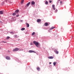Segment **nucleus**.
Returning a JSON list of instances; mask_svg holds the SVG:
<instances>
[{"mask_svg":"<svg viewBox=\"0 0 74 74\" xmlns=\"http://www.w3.org/2000/svg\"><path fill=\"white\" fill-rule=\"evenodd\" d=\"M55 12H58V10H55Z\"/></svg>","mask_w":74,"mask_h":74,"instance_id":"cd10ccee","label":"nucleus"},{"mask_svg":"<svg viewBox=\"0 0 74 74\" xmlns=\"http://www.w3.org/2000/svg\"><path fill=\"white\" fill-rule=\"evenodd\" d=\"M1 47H0V49H1Z\"/></svg>","mask_w":74,"mask_h":74,"instance_id":"58836bf2","label":"nucleus"},{"mask_svg":"<svg viewBox=\"0 0 74 74\" xmlns=\"http://www.w3.org/2000/svg\"><path fill=\"white\" fill-rule=\"evenodd\" d=\"M36 69L37 70H38V71H39L40 70V67H37L36 68Z\"/></svg>","mask_w":74,"mask_h":74,"instance_id":"9b49d317","label":"nucleus"},{"mask_svg":"<svg viewBox=\"0 0 74 74\" xmlns=\"http://www.w3.org/2000/svg\"><path fill=\"white\" fill-rule=\"evenodd\" d=\"M24 1V0H22V1H21V4H22L23 3Z\"/></svg>","mask_w":74,"mask_h":74,"instance_id":"5701e85b","label":"nucleus"},{"mask_svg":"<svg viewBox=\"0 0 74 74\" xmlns=\"http://www.w3.org/2000/svg\"><path fill=\"white\" fill-rule=\"evenodd\" d=\"M48 23H45V25L46 26H48Z\"/></svg>","mask_w":74,"mask_h":74,"instance_id":"f8f14e48","label":"nucleus"},{"mask_svg":"<svg viewBox=\"0 0 74 74\" xmlns=\"http://www.w3.org/2000/svg\"><path fill=\"white\" fill-rule=\"evenodd\" d=\"M54 7H55V5H52V7H53V8H54Z\"/></svg>","mask_w":74,"mask_h":74,"instance_id":"bb28decb","label":"nucleus"},{"mask_svg":"<svg viewBox=\"0 0 74 74\" xmlns=\"http://www.w3.org/2000/svg\"><path fill=\"white\" fill-rule=\"evenodd\" d=\"M10 34H14V33L13 32H10Z\"/></svg>","mask_w":74,"mask_h":74,"instance_id":"b1692460","label":"nucleus"},{"mask_svg":"<svg viewBox=\"0 0 74 74\" xmlns=\"http://www.w3.org/2000/svg\"><path fill=\"white\" fill-rule=\"evenodd\" d=\"M56 63H57V62H54L53 63V64L54 66H55L56 65Z\"/></svg>","mask_w":74,"mask_h":74,"instance_id":"2eb2a0df","label":"nucleus"},{"mask_svg":"<svg viewBox=\"0 0 74 74\" xmlns=\"http://www.w3.org/2000/svg\"><path fill=\"white\" fill-rule=\"evenodd\" d=\"M54 51L56 53V54H58V53H59V51L56 50H55Z\"/></svg>","mask_w":74,"mask_h":74,"instance_id":"423d86ee","label":"nucleus"},{"mask_svg":"<svg viewBox=\"0 0 74 74\" xmlns=\"http://www.w3.org/2000/svg\"><path fill=\"white\" fill-rule=\"evenodd\" d=\"M18 12H19V10H16L15 11V12H16V13H18Z\"/></svg>","mask_w":74,"mask_h":74,"instance_id":"4468645a","label":"nucleus"},{"mask_svg":"<svg viewBox=\"0 0 74 74\" xmlns=\"http://www.w3.org/2000/svg\"><path fill=\"white\" fill-rule=\"evenodd\" d=\"M41 20L40 19H38L37 21V22H41Z\"/></svg>","mask_w":74,"mask_h":74,"instance_id":"0eeeda50","label":"nucleus"},{"mask_svg":"<svg viewBox=\"0 0 74 74\" xmlns=\"http://www.w3.org/2000/svg\"><path fill=\"white\" fill-rule=\"evenodd\" d=\"M45 4L47 5L48 4V1H46L45 2Z\"/></svg>","mask_w":74,"mask_h":74,"instance_id":"aec40b11","label":"nucleus"},{"mask_svg":"<svg viewBox=\"0 0 74 74\" xmlns=\"http://www.w3.org/2000/svg\"><path fill=\"white\" fill-rule=\"evenodd\" d=\"M30 2H29L28 3H27V7H29V5H30Z\"/></svg>","mask_w":74,"mask_h":74,"instance_id":"1a4fd4ad","label":"nucleus"},{"mask_svg":"<svg viewBox=\"0 0 74 74\" xmlns=\"http://www.w3.org/2000/svg\"><path fill=\"white\" fill-rule=\"evenodd\" d=\"M53 8V10H55V8Z\"/></svg>","mask_w":74,"mask_h":74,"instance_id":"473e14b6","label":"nucleus"},{"mask_svg":"<svg viewBox=\"0 0 74 74\" xmlns=\"http://www.w3.org/2000/svg\"><path fill=\"white\" fill-rule=\"evenodd\" d=\"M1 42H3L4 43H7V42L5 41Z\"/></svg>","mask_w":74,"mask_h":74,"instance_id":"a878e982","label":"nucleus"},{"mask_svg":"<svg viewBox=\"0 0 74 74\" xmlns=\"http://www.w3.org/2000/svg\"><path fill=\"white\" fill-rule=\"evenodd\" d=\"M49 64H51V62H49Z\"/></svg>","mask_w":74,"mask_h":74,"instance_id":"e433bc0d","label":"nucleus"},{"mask_svg":"<svg viewBox=\"0 0 74 74\" xmlns=\"http://www.w3.org/2000/svg\"><path fill=\"white\" fill-rule=\"evenodd\" d=\"M31 4L32 5H34V4H35V2L34 1H32L31 2Z\"/></svg>","mask_w":74,"mask_h":74,"instance_id":"39448f33","label":"nucleus"},{"mask_svg":"<svg viewBox=\"0 0 74 74\" xmlns=\"http://www.w3.org/2000/svg\"><path fill=\"white\" fill-rule=\"evenodd\" d=\"M0 14H3V11H0Z\"/></svg>","mask_w":74,"mask_h":74,"instance_id":"ddd939ff","label":"nucleus"},{"mask_svg":"<svg viewBox=\"0 0 74 74\" xmlns=\"http://www.w3.org/2000/svg\"><path fill=\"white\" fill-rule=\"evenodd\" d=\"M26 24L27 25V27H29V24L27 23Z\"/></svg>","mask_w":74,"mask_h":74,"instance_id":"f3484780","label":"nucleus"},{"mask_svg":"<svg viewBox=\"0 0 74 74\" xmlns=\"http://www.w3.org/2000/svg\"><path fill=\"white\" fill-rule=\"evenodd\" d=\"M4 2H3L2 3V5H4Z\"/></svg>","mask_w":74,"mask_h":74,"instance_id":"393cba45","label":"nucleus"},{"mask_svg":"<svg viewBox=\"0 0 74 74\" xmlns=\"http://www.w3.org/2000/svg\"><path fill=\"white\" fill-rule=\"evenodd\" d=\"M60 4H62V1H60Z\"/></svg>","mask_w":74,"mask_h":74,"instance_id":"2f4dec72","label":"nucleus"},{"mask_svg":"<svg viewBox=\"0 0 74 74\" xmlns=\"http://www.w3.org/2000/svg\"><path fill=\"white\" fill-rule=\"evenodd\" d=\"M20 21H21V22H23V20H21Z\"/></svg>","mask_w":74,"mask_h":74,"instance_id":"f704fd0d","label":"nucleus"},{"mask_svg":"<svg viewBox=\"0 0 74 74\" xmlns=\"http://www.w3.org/2000/svg\"><path fill=\"white\" fill-rule=\"evenodd\" d=\"M30 45H33V44L32 43H31L30 44Z\"/></svg>","mask_w":74,"mask_h":74,"instance_id":"7c9ffc66","label":"nucleus"},{"mask_svg":"<svg viewBox=\"0 0 74 74\" xmlns=\"http://www.w3.org/2000/svg\"><path fill=\"white\" fill-rule=\"evenodd\" d=\"M59 1H60V0H58Z\"/></svg>","mask_w":74,"mask_h":74,"instance_id":"4c0bfd02","label":"nucleus"},{"mask_svg":"<svg viewBox=\"0 0 74 74\" xmlns=\"http://www.w3.org/2000/svg\"><path fill=\"white\" fill-rule=\"evenodd\" d=\"M10 38V37H9V36H7L6 39H7V40H8V39H9V38Z\"/></svg>","mask_w":74,"mask_h":74,"instance_id":"4be33fe9","label":"nucleus"},{"mask_svg":"<svg viewBox=\"0 0 74 74\" xmlns=\"http://www.w3.org/2000/svg\"><path fill=\"white\" fill-rule=\"evenodd\" d=\"M19 48H16L13 50V52H16V51H19Z\"/></svg>","mask_w":74,"mask_h":74,"instance_id":"f03ea898","label":"nucleus"},{"mask_svg":"<svg viewBox=\"0 0 74 74\" xmlns=\"http://www.w3.org/2000/svg\"><path fill=\"white\" fill-rule=\"evenodd\" d=\"M8 52H9L10 53V51H8Z\"/></svg>","mask_w":74,"mask_h":74,"instance_id":"72a5a7b5","label":"nucleus"},{"mask_svg":"<svg viewBox=\"0 0 74 74\" xmlns=\"http://www.w3.org/2000/svg\"><path fill=\"white\" fill-rule=\"evenodd\" d=\"M6 59L7 60H10L11 58H10V57L9 56H7L6 57Z\"/></svg>","mask_w":74,"mask_h":74,"instance_id":"20e7f679","label":"nucleus"},{"mask_svg":"<svg viewBox=\"0 0 74 74\" xmlns=\"http://www.w3.org/2000/svg\"><path fill=\"white\" fill-rule=\"evenodd\" d=\"M33 42L34 43V44L35 45L36 47H38V46H39V43H38V42H37L36 41H34Z\"/></svg>","mask_w":74,"mask_h":74,"instance_id":"f257e3e1","label":"nucleus"},{"mask_svg":"<svg viewBox=\"0 0 74 74\" xmlns=\"http://www.w3.org/2000/svg\"><path fill=\"white\" fill-rule=\"evenodd\" d=\"M48 58L49 59H53V57H52V56H50V57H48Z\"/></svg>","mask_w":74,"mask_h":74,"instance_id":"6e6552de","label":"nucleus"},{"mask_svg":"<svg viewBox=\"0 0 74 74\" xmlns=\"http://www.w3.org/2000/svg\"><path fill=\"white\" fill-rule=\"evenodd\" d=\"M14 37H15V38H18V36L16 35H14Z\"/></svg>","mask_w":74,"mask_h":74,"instance_id":"dca6fc26","label":"nucleus"},{"mask_svg":"<svg viewBox=\"0 0 74 74\" xmlns=\"http://www.w3.org/2000/svg\"><path fill=\"white\" fill-rule=\"evenodd\" d=\"M9 3H12V2H9Z\"/></svg>","mask_w":74,"mask_h":74,"instance_id":"c9c22d12","label":"nucleus"},{"mask_svg":"<svg viewBox=\"0 0 74 74\" xmlns=\"http://www.w3.org/2000/svg\"><path fill=\"white\" fill-rule=\"evenodd\" d=\"M34 34H35V32H34L32 33V36H33V35H34Z\"/></svg>","mask_w":74,"mask_h":74,"instance_id":"412c9836","label":"nucleus"},{"mask_svg":"<svg viewBox=\"0 0 74 74\" xmlns=\"http://www.w3.org/2000/svg\"><path fill=\"white\" fill-rule=\"evenodd\" d=\"M52 3V1H49V3Z\"/></svg>","mask_w":74,"mask_h":74,"instance_id":"c85d7f7f","label":"nucleus"},{"mask_svg":"<svg viewBox=\"0 0 74 74\" xmlns=\"http://www.w3.org/2000/svg\"><path fill=\"white\" fill-rule=\"evenodd\" d=\"M19 16V14L17 15L16 16V17H18V16Z\"/></svg>","mask_w":74,"mask_h":74,"instance_id":"c756f323","label":"nucleus"},{"mask_svg":"<svg viewBox=\"0 0 74 74\" xmlns=\"http://www.w3.org/2000/svg\"><path fill=\"white\" fill-rule=\"evenodd\" d=\"M25 28H23L21 29V30H22V31H23V30H25Z\"/></svg>","mask_w":74,"mask_h":74,"instance_id":"a211bd4d","label":"nucleus"},{"mask_svg":"<svg viewBox=\"0 0 74 74\" xmlns=\"http://www.w3.org/2000/svg\"><path fill=\"white\" fill-rule=\"evenodd\" d=\"M16 13H13L12 15H13V16H14V15H16Z\"/></svg>","mask_w":74,"mask_h":74,"instance_id":"6ab92c4d","label":"nucleus"},{"mask_svg":"<svg viewBox=\"0 0 74 74\" xmlns=\"http://www.w3.org/2000/svg\"><path fill=\"white\" fill-rule=\"evenodd\" d=\"M55 27H52L50 29V30H52V29H55Z\"/></svg>","mask_w":74,"mask_h":74,"instance_id":"9d476101","label":"nucleus"},{"mask_svg":"<svg viewBox=\"0 0 74 74\" xmlns=\"http://www.w3.org/2000/svg\"><path fill=\"white\" fill-rule=\"evenodd\" d=\"M28 52L29 53H36V52L33 50H29Z\"/></svg>","mask_w":74,"mask_h":74,"instance_id":"7ed1b4c3","label":"nucleus"}]
</instances>
